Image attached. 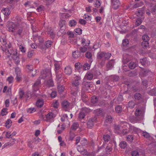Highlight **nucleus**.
<instances>
[{"instance_id": "obj_1", "label": "nucleus", "mask_w": 156, "mask_h": 156, "mask_svg": "<svg viewBox=\"0 0 156 156\" xmlns=\"http://www.w3.org/2000/svg\"><path fill=\"white\" fill-rule=\"evenodd\" d=\"M26 24L24 23L9 22L7 24L8 30L10 32L14 33L15 36H18L22 38L26 34L25 28Z\"/></svg>"}, {"instance_id": "obj_2", "label": "nucleus", "mask_w": 156, "mask_h": 156, "mask_svg": "<svg viewBox=\"0 0 156 156\" xmlns=\"http://www.w3.org/2000/svg\"><path fill=\"white\" fill-rule=\"evenodd\" d=\"M145 111V107L144 105L139 106L136 109L135 112V115L138 118V120H141L143 119Z\"/></svg>"}, {"instance_id": "obj_3", "label": "nucleus", "mask_w": 156, "mask_h": 156, "mask_svg": "<svg viewBox=\"0 0 156 156\" xmlns=\"http://www.w3.org/2000/svg\"><path fill=\"white\" fill-rule=\"evenodd\" d=\"M97 58L99 62V64L101 66H103L105 63L106 59L104 55V52H101L98 53Z\"/></svg>"}, {"instance_id": "obj_4", "label": "nucleus", "mask_w": 156, "mask_h": 156, "mask_svg": "<svg viewBox=\"0 0 156 156\" xmlns=\"http://www.w3.org/2000/svg\"><path fill=\"white\" fill-rule=\"evenodd\" d=\"M51 76V73L49 71H43L41 72L40 77L42 79L47 78V79H48L49 78H50Z\"/></svg>"}, {"instance_id": "obj_5", "label": "nucleus", "mask_w": 156, "mask_h": 156, "mask_svg": "<svg viewBox=\"0 0 156 156\" xmlns=\"http://www.w3.org/2000/svg\"><path fill=\"white\" fill-rule=\"evenodd\" d=\"M81 77L80 76H76L74 77V80L72 82L73 87H78L81 81Z\"/></svg>"}, {"instance_id": "obj_6", "label": "nucleus", "mask_w": 156, "mask_h": 156, "mask_svg": "<svg viewBox=\"0 0 156 156\" xmlns=\"http://www.w3.org/2000/svg\"><path fill=\"white\" fill-rule=\"evenodd\" d=\"M112 7L115 9H117L119 8L121 5L119 0H114L111 1Z\"/></svg>"}, {"instance_id": "obj_7", "label": "nucleus", "mask_w": 156, "mask_h": 156, "mask_svg": "<svg viewBox=\"0 0 156 156\" xmlns=\"http://www.w3.org/2000/svg\"><path fill=\"white\" fill-rule=\"evenodd\" d=\"M97 118L95 117L91 118L87 122V127L89 128H92L94 126V123L96 122Z\"/></svg>"}, {"instance_id": "obj_8", "label": "nucleus", "mask_w": 156, "mask_h": 156, "mask_svg": "<svg viewBox=\"0 0 156 156\" xmlns=\"http://www.w3.org/2000/svg\"><path fill=\"white\" fill-rule=\"evenodd\" d=\"M41 83V82L39 80H37L35 81L33 86V89L34 91H36L39 89Z\"/></svg>"}, {"instance_id": "obj_9", "label": "nucleus", "mask_w": 156, "mask_h": 156, "mask_svg": "<svg viewBox=\"0 0 156 156\" xmlns=\"http://www.w3.org/2000/svg\"><path fill=\"white\" fill-rule=\"evenodd\" d=\"M151 73V72L148 69L142 70L140 73V75L142 77H145Z\"/></svg>"}, {"instance_id": "obj_10", "label": "nucleus", "mask_w": 156, "mask_h": 156, "mask_svg": "<svg viewBox=\"0 0 156 156\" xmlns=\"http://www.w3.org/2000/svg\"><path fill=\"white\" fill-rule=\"evenodd\" d=\"M56 78L58 82L60 83L61 81L62 80L63 78V74L62 73H59L56 71Z\"/></svg>"}, {"instance_id": "obj_11", "label": "nucleus", "mask_w": 156, "mask_h": 156, "mask_svg": "<svg viewBox=\"0 0 156 156\" xmlns=\"http://www.w3.org/2000/svg\"><path fill=\"white\" fill-rule=\"evenodd\" d=\"M79 92L78 87H74L71 90V94L73 96L76 97L77 96V94Z\"/></svg>"}, {"instance_id": "obj_12", "label": "nucleus", "mask_w": 156, "mask_h": 156, "mask_svg": "<svg viewBox=\"0 0 156 156\" xmlns=\"http://www.w3.org/2000/svg\"><path fill=\"white\" fill-rule=\"evenodd\" d=\"M94 75L91 70L90 71H88L86 74L85 77L87 79V80H90L93 78Z\"/></svg>"}, {"instance_id": "obj_13", "label": "nucleus", "mask_w": 156, "mask_h": 156, "mask_svg": "<svg viewBox=\"0 0 156 156\" xmlns=\"http://www.w3.org/2000/svg\"><path fill=\"white\" fill-rule=\"evenodd\" d=\"M47 34L48 35L52 38H54L55 34L54 32V31L51 28H49L47 30Z\"/></svg>"}, {"instance_id": "obj_14", "label": "nucleus", "mask_w": 156, "mask_h": 156, "mask_svg": "<svg viewBox=\"0 0 156 156\" xmlns=\"http://www.w3.org/2000/svg\"><path fill=\"white\" fill-rule=\"evenodd\" d=\"M64 72L66 75H70L72 72V70L71 67L69 66L66 67L65 68Z\"/></svg>"}, {"instance_id": "obj_15", "label": "nucleus", "mask_w": 156, "mask_h": 156, "mask_svg": "<svg viewBox=\"0 0 156 156\" xmlns=\"http://www.w3.org/2000/svg\"><path fill=\"white\" fill-rule=\"evenodd\" d=\"M36 106L39 108L41 107L44 105V101L42 99H38L37 101Z\"/></svg>"}, {"instance_id": "obj_16", "label": "nucleus", "mask_w": 156, "mask_h": 156, "mask_svg": "<svg viewBox=\"0 0 156 156\" xmlns=\"http://www.w3.org/2000/svg\"><path fill=\"white\" fill-rule=\"evenodd\" d=\"M114 63V60L113 59L111 60L108 62L107 64V67L109 69L112 68L113 67Z\"/></svg>"}, {"instance_id": "obj_17", "label": "nucleus", "mask_w": 156, "mask_h": 156, "mask_svg": "<svg viewBox=\"0 0 156 156\" xmlns=\"http://www.w3.org/2000/svg\"><path fill=\"white\" fill-rule=\"evenodd\" d=\"M69 103L67 101H64L62 103V106L65 111H67V108L69 106Z\"/></svg>"}, {"instance_id": "obj_18", "label": "nucleus", "mask_w": 156, "mask_h": 156, "mask_svg": "<svg viewBox=\"0 0 156 156\" xmlns=\"http://www.w3.org/2000/svg\"><path fill=\"white\" fill-rule=\"evenodd\" d=\"M80 52L78 51H75L73 53V55L75 58H77L81 56Z\"/></svg>"}, {"instance_id": "obj_19", "label": "nucleus", "mask_w": 156, "mask_h": 156, "mask_svg": "<svg viewBox=\"0 0 156 156\" xmlns=\"http://www.w3.org/2000/svg\"><path fill=\"white\" fill-rule=\"evenodd\" d=\"M92 73L94 76L97 77L101 74V73L99 70H97L96 69H93L91 70Z\"/></svg>"}, {"instance_id": "obj_20", "label": "nucleus", "mask_w": 156, "mask_h": 156, "mask_svg": "<svg viewBox=\"0 0 156 156\" xmlns=\"http://www.w3.org/2000/svg\"><path fill=\"white\" fill-rule=\"evenodd\" d=\"M151 12L153 14H155L156 13V2L154 4H152L151 6Z\"/></svg>"}, {"instance_id": "obj_21", "label": "nucleus", "mask_w": 156, "mask_h": 156, "mask_svg": "<svg viewBox=\"0 0 156 156\" xmlns=\"http://www.w3.org/2000/svg\"><path fill=\"white\" fill-rule=\"evenodd\" d=\"M84 88L86 90H88L90 88L91 85V83L89 82H84L83 83Z\"/></svg>"}, {"instance_id": "obj_22", "label": "nucleus", "mask_w": 156, "mask_h": 156, "mask_svg": "<svg viewBox=\"0 0 156 156\" xmlns=\"http://www.w3.org/2000/svg\"><path fill=\"white\" fill-rule=\"evenodd\" d=\"M5 15L8 16H9L11 13V11L8 8H4L3 11Z\"/></svg>"}, {"instance_id": "obj_23", "label": "nucleus", "mask_w": 156, "mask_h": 156, "mask_svg": "<svg viewBox=\"0 0 156 156\" xmlns=\"http://www.w3.org/2000/svg\"><path fill=\"white\" fill-rule=\"evenodd\" d=\"M134 96L135 99L136 100H141L142 99V95L139 93H135Z\"/></svg>"}, {"instance_id": "obj_24", "label": "nucleus", "mask_w": 156, "mask_h": 156, "mask_svg": "<svg viewBox=\"0 0 156 156\" xmlns=\"http://www.w3.org/2000/svg\"><path fill=\"white\" fill-rule=\"evenodd\" d=\"M110 79L112 81H117L119 80V76L117 75H113L110 76Z\"/></svg>"}, {"instance_id": "obj_25", "label": "nucleus", "mask_w": 156, "mask_h": 156, "mask_svg": "<svg viewBox=\"0 0 156 156\" xmlns=\"http://www.w3.org/2000/svg\"><path fill=\"white\" fill-rule=\"evenodd\" d=\"M136 64L133 62H130L128 64V66L131 69H134L136 66Z\"/></svg>"}, {"instance_id": "obj_26", "label": "nucleus", "mask_w": 156, "mask_h": 156, "mask_svg": "<svg viewBox=\"0 0 156 156\" xmlns=\"http://www.w3.org/2000/svg\"><path fill=\"white\" fill-rule=\"evenodd\" d=\"M46 117L47 121H48L53 118V114L51 112L48 113L46 115Z\"/></svg>"}, {"instance_id": "obj_27", "label": "nucleus", "mask_w": 156, "mask_h": 156, "mask_svg": "<svg viewBox=\"0 0 156 156\" xmlns=\"http://www.w3.org/2000/svg\"><path fill=\"white\" fill-rule=\"evenodd\" d=\"M102 112V110L101 108L97 109L94 111V113L96 115H100Z\"/></svg>"}, {"instance_id": "obj_28", "label": "nucleus", "mask_w": 156, "mask_h": 156, "mask_svg": "<svg viewBox=\"0 0 156 156\" xmlns=\"http://www.w3.org/2000/svg\"><path fill=\"white\" fill-rule=\"evenodd\" d=\"M54 85L53 81L51 79H50L47 81L46 85L47 87H52L54 86Z\"/></svg>"}, {"instance_id": "obj_29", "label": "nucleus", "mask_w": 156, "mask_h": 156, "mask_svg": "<svg viewBox=\"0 0 156 156\" xmlns=\"http://www.w3.org/2000/svg\"><path fill=\"white\" fill-rule=\"evenodd\" d=\"M79 127V124L77 122L74 123L71 126V129L74 131L76 130Z\"/></svg>"}, {"instance_id": "obj_30", "label": "nucleus", "mask_w": 156, "mask_h": 156, "mask_svg": "<svg viewBox=\"0 0 156 156\" xmlns=\"http://www.w3.org/2000/svg\"><path fill=\"white\" fill-rule=\"evenodd\" d=\"M12 121L11 120L8 119L6 122L5 126H6L7 128H9L12 125Z\"/></svg>"}, {"instance_id": "obj_31", "label": "nucleus", "mask_w": 156, "mask_h": 156, "mask_svg": "<svg viewBox=\"0 0 156 156\" xmlns=\"http://www.w3.org/2000/svg\"><path fill=\"white\" fill-rule=\"evenodd\" d=\"M77 24V22L74 20H70L69 23V25L71 27H75Z\"/></svg>"}, {"instance_id": "obj_32", "label": "nucleus", "mask_w": 156, "mask_h": 156, "mask_svg": "<svg viewBox=\"0 0 156 156\" xmlns=\"http://www.w3.org/2000/svg\"><path fill=\"white\" fill-rule=\"evenodd\" d=\"M81 111L84 114H85L86 115L87 114L90 112V110L89 108L84 107L82 109Z\"/></svg>"}, {"instance_id": "obj_33", "label": "nucleus", "mask_w": 156, "mask_h": 156, "mask_svg": "<svg viewBox=\"0 0 156 156\" xmlns=\"http://www.w3.org/2000/svg\"><path fill=\"white\" fill-rule=\"evenodd\" d=\"M115 111L118 113H120L122 111V108L120 105H117L115 107Z\"/></svg>"}, {"instance_id": "obj_34", "label": "nucleus", "mask_w": 156, "mask_h": 156, "mask_svg": "<svg viewBox=\"0 0 156 156\" xmlns=\"http://www.w3.org/2000/svg\"><path fill=\"white\" fill-rule=\"evenodd\" d=\"M98 98L95 96H93L91 98V102L93 104H95L98 102Z\"/></svg>"}, {"instance_id": "obj_35", "label": "nucleus", "mask_w": 156, "mask_h": 156, "mask_svg": "<svg viewBox=\"0 0 156 156\" xmlns=\"http://www.w3.org/2000/svg\"><path fill=\"white\" fill-rule=\"evenodd\" d=\"M138 118L137 117H132L131 118H130V121L133 123H135L137 122L138 121H140V120H138Z\"/></svg>"}, {"instance_id": "obj_36", "label": "nucleus", "mask_w": 156, "mask_h": 156, "mask_svg": "<svg viewBox=\"0 0 156 156\" xmlns=\"http://www.w3.org/2000/svg\"><path fill=\"white\" fill-rule=\"evenodd\" d=\"M103 139L105 142H108L110 140V137L109 135L107 134L104 136Z\"/></svg>"}, {"instance_id": "obj_37", "label": "nucleus", "mask_w": 156, "mask_h": 156, "mask_svg": "<svg viewBox=\"0 0 156 156\" xmlns=\"http://www.w3.org/2000/svg\"><path fill=\"white\" fill-rule=\"evenodd\" d=\"M119 146L121 148L124 149L127 146V143L125 141H122L120 142L119 144Z\"/></svg>"}, {"instance_id": "obj_38", "label": "nucleus", "mask_w": 156, "mask_h": 156, "mask_svg": "<svg viewBox=\"0 0 156 156\" xmlns=\"http://www.w3.org/2000/svg\"><path fill=\"white\" fill-rule=\"evenodd\" d=\"M86 115L81 111L79 114L78 118L80 120H81L82 119H83L85 117Z\"/></svg>"}, {"instance_id": "obj_39", "label": "nucleus", "mask_w": 156, "mask_h": 156, "mask_svg": "<svg viewBox=\"0 0 156 156\" xmlns=\"http://www.w3.org/2000/svg\"><path fill=\"white\" fill-rule=\"evenodd\" d=\"M104 57L106 60H108L112 55V54L110 53H105L104 52Z\"/></svg>"}, {"instance_id": "obj_40", "label": "nucleus", "mask_w": 156, "mask_h": 156, "mask_svg": "<svg viewBox=\"0 0 156 156\" xmlns=\"http://www.w3.org/2000/svg\"><path fill=\"white\" fill-rule=\"evenodd\" d=\"M135 105V103L133 101H131L128 103L129 107L130 108H133Z\"/></svg>"}, {"instance_id": "obj_41", "label": "nucleus", "mask_w": 156, "mask_h": 156, "mask_svg": "<svg viewBox=\"0 0 156 156\" xmlns=\"http://www.w3.org/2000/svg\"><path fill=\"white\" fill-rule=\"evenodd\" d=\"M58 92L61 93L64 91V88L63 86L59 85L58 87Z\"/></svg>"}, {"instance_id": "obj_42", "label": "nucleus", "mask_w": 156, "mask_h": 156, "mask_svg": "<svg viewBox=\"0 0 156 156\" xmlns=\"http://www.w3.org/2000/svg\"><path fill=\"white\" fill-rule=\"evenodd\" d=\"M148 94L152 96H156V90L155 89H152L150 90L148 92Z\"/></svg>"}, {"instance_id": "obj_43", "label": "nucleus", "mask_w": 156, "mask_h": 156, "mask_svg": "<svg viewBox=\"0 0 156 156\" xmlns=\"http://www.w3.org/2000/svg\"><path fill=\"white\" fill-rule=\"evenodd\" d=\"M79 50L80 53H84L87 51V48L85 46H81L79 48Z\"/></svg>"}, {"instance_id": "obj_44", "label": "nucleus", "mask_w": 156, "mask_h": 156, "mask_svg": "<svg viewBox=\"0 0 156 156\" xmlns=\"http://www.w3.org/2000/svg\"><path fill=\"white\" fill-rule=\"evenodd\" d=\"M112 117L110 116H108L106 118L105 122L108 123H110L112 121Z\"/></svg>"}, {"instance_id": "obj_45", "label": "nucleus", "mask_w": 156, "mask_h": 156, "mask_svg": "<svg viewBox=\"0 0 156 156\" xmlns=\"http://www.w3.org/2000/svg\"><path fill=\"white\" fill-rule=\"evenodd\" d=\"M14 60V62L16 64L18 65L19 64L20 62L19 60V58L18 57H14L13 58H12Z\"/></svg>"}, {"instance_id": "obj_46", "label": "nucleus", "mask_w": 156, "mask_h": 156, "mask_svg": "<svg viewBox=\"0 0 156 156\" xmlns=\"http://www.w3.org/2000/svg\"><path fill=\"white\" fill-rule=\"evenodd\" d=\"M83 69L84 70H88L90 69V66L89 64L87 63L83 65Z\"/></svg>"}, {"instance_id": "obj_47", "label": "nucleus", "mask_w": 156, "mask_h": 156, "mask_svg": "<svg viewBox=\"0 0 156 156\" xmlns=\"http://www.w3.org/2000/svg\"><path fill=\"white\" fill-rule=\"evenodd\" d=\"M146 58H144L142 59H140V63L142 65L145 66L146 65V64L147 62V61L146 60Z\"/></svg>"}, {"instance_id": "obj_48", "label": "nucleus", "mask_w": 156, "mask_h": 156, "mask_svg": "<svg viewBox=\"0 0 156 156\" xmlns=\"http://www.w3.org/2000/svg\"><path fill=\"white\" fill-rule=\"evenodd\" d=\"M36 111V109L34 108H29L27 110V112L28 113H32Z\"/></svg>"}, {"instance_id": "obj_49", "label": "nucleus", "mask_w": 156, "mask_h": 156, "mask_svg": "<svg viewBox=\"0 0 156 156\" xmlns=\"http://www.w3.org/2000/svg\"><path fill=\"white\" fill-rule=\"evenodd\" d=\"M142 39L144 41L148 42L149 40V37L147 35H144L142 36Z\"/></svg>"}, {"instance_id": "obj_50", "label": "nucleus", "mask_w": 156, "mask_h": 156, "mask_svg": "<svg viewBox=\"0 0 156 156\" xmlns=\"http://www.w3.org/2000/svg\"><path fill=\"white\" fill-rule=\"evenodd\" d=\"M19 94L20 98L22 99L23 97V96L24 95V92L21 89H20V90L19 93Z\"/></svg>"}, {"instance_id": "obj_51", "label": "nucleus", "mask_w": 156, "mask_h": 156, "mask_svg": "<svg viewBox=\"0 0 156 156\" xmlns=\"http://www.w3.org/2000/svg\"><path fill=\"white\" fill-rule=\"evenodd\" d=\"M142 46L143 48H146L149 45L148 42L144 41L142 42Z\"/></svg>"}, {"instance_id": "obj_52", "label": "nucleus", "mask_w": 156, "mask_h": 156, "mask_svg": "<svg viewBox=\"0 0 156 156\" xmlns=\"http://www.w3.org/2000/svg\"><path fill=\"white\" fill-rule=\"evenodd\" d=\"M129 41L127 39H125L123 40L122 44L123 46H126L129 44Z\"/></svg>"}, {"instance_id": "obj_53", "label": "nucleus", "mask_w": 156, "mask_h": 156, "mask_svg": "<svg viewBox=\"0 0 156 156\" xmlns=\"http://www.w3.org/2000/svg\"><path fill=\"white\" fill-rule=\"evenodd\" d=\"M51 43L52 42L51 41H48L46 42L45 44V46L47 48H48L51 46Z\"/></svg>"}, {"instance_id": "obj_54", "label": "nucleus", "mask_w": 156, "mask_h": 156, "mask_svg": "<svg viewBox=\"0 0 156 156\" xmlns=\"http://www.w3.org/2000/svg\"><path fill=\"white\" fill-rule=\"evenodd\" d=\"M21 74H19V73H18L16 74V80L17 82H20L21 80Z\"/></svg>"}, {"instance_id": "obj_55", "label": "nucleus", "mask_w": 156, "mask_h": 156, "mask_svg": "<svg viewBox=\"0 0 156 156\" xmlns=\"http://www.w3.org/2000/svg\"><path fill=\"white\" fill-rule=\"evenodd\" d=\"M142 22L141 20L140 19H137L135 22V24L136 26H138L140 25L141 23Z\"/></svg>"}, {"instance_id": "obj_56", "label": "nucleus", "mask_w": 156, "mask_h": 156, "mask_svg": "<svg viewBox=\"0 0 156 156\" xmlns=\"http://www.w3.org/2000/svg\"><path fill=\"white\" fill-rule=\"evenodd\" d=\"M19 48L22 52L23 53L25 52L26 49L22 45H20L19 46Z\"/></svg>"}, {"instance_id": "obj_57", "label": "nucleus", "mask_w": 156, "mask_h": 156, "mask_svg": "<svg viewBox=\"0 0 156 156\" xmlns=\"http://www.w3.org/2000/svg\"><path fill=\"white\" fill-rule=\"evenodd\" d=\"M112 148L109 146H107L105 148V150L109 154H110V152L112 151Z\"/></svg>"}, {"instance_id": "obj_58", "label": "nucleus", "mask_w": 156, "mask_h": 156, "mask_svg": "<svg viewBox=\"0 0 156 156\" xmlns=\"http://www.w3.org/2000/svg\"><path fill=\"white\" fill-rule=\"evenodd\" d=\"M27 69L29 71H31L33 70L34 68L33 66L32 65H27L26 66Z\"/></svg>"}, {"instance_id": "obj_59", "label": "nucleus", "mask_w": 156, "mask_h": 156, "mask_svg": "<svg viewBox=\"0 0 156 156\" xmlns=\"http://www.w3.org/2000/svg\"><path fill=\"white\" fill-rule=\"evenodd\" d=\"M75 32L78 34H82V30L80 28H77L75 29Z\"/></svg>"}, {"instance_id": "obj_60", "label": "nucleus", "mask_w": 156, "mask_h": 156, "mask_svg": "<svg viewBox=\"0 0 156 156\" xmlns=\"http://www.w3.org/2000/svg\"><path fill=\"white\" fill-rule=\"evenodd\" d=\"M59 105V103L57 101H55V102H53V106L55 108H57L58 107Z\"/></svg>"}, {"instance_id": "obj_61", "label": "nucleus", "mask_w": 156, "mask_h": 156, "mask_svg": "<svg viewBox=\"0 0 156 156\" xmlns=\"http://www.w3.org/2000/svg\"><path fill=\"white\" fill-rule=\"evenodd\" d=\"M127 140L130 142H132L133 140V137L132 135H129L127 136Z\"/></svg>"}, {"instance_id": "obj_62", "label": "nucleus", "mask_w": 156, "mask_h": 156, "mask_svg": "<svg viewBox=\"0 0 156 156\" xmlns=\"http://www.w3.org/2000/svg\"><path fill=\"white\" fill-rule=\"evenodd\" d=\"M55 69L56 70H58L60 68L59 64L57 62H55L54 64Z\"/></svg>"}, {"instance_id": "obj_63", "label": "nucleus", "mask_w": 156, "mask_h": 156, "mask_svg": "<svg viewBox=\"0 0 156 156\" xmlns=\"http://www.w3.org/2000/svg\"><path fill=\"white\" fill-rule=\"evenodd\" d=\"M142 136L144 137L147 138L149 137L150 134L147 132H143L142 133Z\"/></svg>"}, {"instance_id": "obj_64", "label": "nucleus", "mask_w": 156, "mask_h": 156, "mask_svg": "<svg viewBox=\"0 0 156 156\" xmlns=\"http://www.w3.org/2000/svg\"><path fill=\"white\" fill-rule=\"evenodd\" d=\"M131 155L132 156H138V152L136 151H133L131 153Z\"/></svg>"}]
</instances>
